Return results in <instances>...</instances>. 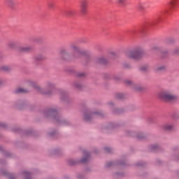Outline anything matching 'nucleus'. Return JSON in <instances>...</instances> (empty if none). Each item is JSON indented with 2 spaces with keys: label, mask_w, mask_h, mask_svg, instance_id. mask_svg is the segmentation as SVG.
I'll return each instance as SVG.
<instances>
[{
  "label": "nucleus",
  "mask_w": 179,
  "mask_h": 179,
  "mask_svg": "<svg viewBox=\"0 0 179 179\" xmlns=\"http://www.w3.org/2000/svg\"><path fill=\"white\" fill-rule=\"evenodd\" d=\"M53 87H54V84H52L51 83H48V89H52Z\"/></svg>",
  "instance_id": "aec40b11"
},
{
  "label": "nucleus",
  "mask_w": 179,
  "mask_h": 179,
  "mask_svg": "<svg viewBox=\"0 0 179 179\" xmlns=\"http://www.w3.org/2000/svg\"><path fill=\"white\" fill-rule=\"evenodd\" d=\"M113 102L108 103L109 106H113Z\"/></svg>",
  "instance_id": "c756f323"
},
{
  "label": "nucleus",
  "mask_w": 179,
  "mask_h": 179,
  "mask_svg": "<svg viewBox=\"0 0 179 179\" xmlns=\"http://www.w3.org/2000/svg\"><path fill=\"white\" fill-rule=\"evenodd\" d=\"M93 114H97L99 115V114H100V113H91V114L85 113L84 115V117L85 120H90V115H93Z\"/></svg>",
  "instance_id": "f8f14e48"
},
{
  "label": "nucleus",
  "mask_w": 179,
  "mask_h": 179,
  "mask_svg": "<svg viewBox=\"0 0 179 179\" xmlns=\"http://www.w3.org/2000/svg\"><path fill=\"white\" fill-rule=\"evenodd\" d=\"M60 54L62 58H64V59H68V58H69V53H68V51H66V50H62L60 52Z\"/></svg>",
  "instance_id": "0eeeda50"
},
{
  "label": "nucleus",
  "mask_w": 179,
  "mask_h": 179,
  "mask_svg": "<svg viewBox=\"0 0 179 179\" xmlns=\"http://www.w3.org/2000/svg\"><path fill=\"white\" fill-rule=\"evenodd\" d=\"M117 2L119 5H125L127 3V0H117Z\"/></svg>",
  "instance_id": "dca6fc26"
},
{
  "label": "nucleus",
  "mask_w": 179,
  "mask_h": 179,
  "mask_svg": "<svg viewBox=\"0 0 179 179\" xmlns=\"http://www.w3.org/2000/svg\"><path fill=\"white\" fill-rule=\"evenodd\" d=\"M15 93H29V91L27 89L20 87L15 90Z\"/></svg>",
  "instance_id": "1a4fd4ad"
},
{
  "label": "nucleus",
  "mask_w": 179,
  "mask_h": 179,
  "mask_svg": "<svg viewBox=\"0 0 179 179\" xmlns=\"http://www.w3.org/2000/svg\"><path fill=\"white\" fill-rule=\"evenodd\" d=\"M6 3L9 8H13L16 4L15 0H6Z\"/></svg>",
  "instance_id": "6e6552de"
},
{
  "label": "nucleus",
  "mask_w": 179,
  "mask_h": 179,
  "mask_svg": "<svg viewBox=\"0 0 179 179\" xmlns=\"http://www.w3.org/2000/svg\"><path fill=\"white\" fill-rule=\"evenodd\" d=\"M97 62L98 64H101L102 65H107L108 59L101 57L98 59Z\"/></svg>",
  "instance_id": "423d86ee"
},
{
  "label": "nucleus",
  "mask_w": 179,
  "mask_h": 179,
  "mask_svg": "<svg viewBox=\"0 0 179 179\" xmlns=\"http://www.w3.org/2000/svg\"><path fill=\"white\" fill-rule=\"evenodd\" d=\"M133 89L134 90H142V86H141L139 85H133Z\"/></svg>",
  "instance_id": "4468645a"
},
{
  "label": "nucleus",
  "mask_w": 179,
  "mask_h": 179,
  "mask_svg": "<svg viewBox=\"0 0 179 179\" xmlns=\"http://www.w3.org/2000/svg\"><path fill=\"white\" fill-rule=\"evenodd\" d=\"M142 55H143V50L141 47L136 48L134 50L126 52V57L131 59H140V58H142Z\"/></svg>",
  "instance_id": "f03ea898"
},
{
  "label": "nucleus",
  "mask_w": 179,
  "mask_h": 179,
  "mask_svg": "<svg viewBox=\"0 0 179 179\" xmlns=\"http://www.w3.org/2000/svg\"><path fill=\"white\" fill-rule=\"evenodd\" d=\"M171 8H174L177 5V0H171L169 2Z\"/></svg>",
  "instance_id": "ddd939ff"
},
{
  "label": "nucleus",
  "mask_w": 179,
  "mask_h": 179,
  "mask_svg": "<svg viewBox=\"0 0 179 179\" xmlns=\"http://www.w3.org/2000/svg\"><path fill=\"white\" fill-rule=\"evenodd\" d=\"M177 54H179V48H176L173 50V55H177Z\"/></svg>",
  "instance_id": "412c9836"
},
{
  "label": "nucleus",
  "mask_w": 179,
  "mask_h": 179,
  "mask_svg": "<svg viewBox=\"0 0 179 179\" xmlns=\"http://www.w3.org/2000/svg\"><path fill=\"white\" fill-rule=\"evenodd\" d=\"M119 98L122 99V97H119Z\"/></svg>",
  "instance_id": "f704fd0d"
},
{
  "label": "nucleus",
  "mask_w": 179,
  "mask_h": 179,
  "mask_svg": "<svg viewBox=\"0 0 179 179\" xmlns=\"http://www.w3.org/2000/svg\"><path fill=\"white\" fill-rule=\"evenodd\" d=\"M146 8H149V6L146 5V3H140L137 6V9L141 12H143Z\"/></svg>",
  "instance_id": "39448f33"
},
{
  "label": "nucleus",
  "mask_w": 179,
  "mask_h": 179,
  "mask_svg": "<svg viewBox=\"0 0 179 179\" xmlns=\"http://www.w3.org/2000/svg\"><path fill=\"white\" fill-rule=\"evenodd\" d=\"M8 46L10 48H15V47H16V42H10L8 43Z\"/></svg>",
  "instance_id": "f3484780"
},
{
  "label": "nucleus",
  "mask_w": 179,
  "mask_h": 179,
  "mask_svg": "<svg viewBox=\"0 0 179 179\" xmlns=\"http://www.w3.org/2000/svg\"><path fill=\"white\" fill-rule=\"evenodd\" d=\"M81 162H87V157H86L85 159H83Z\"/></svg>",
  "instance_id": "bb28decb"
},
{
  "label": "nucleus",
  "mask_w": 179,
  "mask_h": 179,
  "mask_svg": "<svg viewBox=\"0 0 179 179\" xmlns=\"http://www.w3.org/2000/svg\"><path fill=\"white\" fill-rule=\"evenodd\" d=\"M126 83H127V85H132V81L127 80V81H126Z\"/></svg>",
  "instance_id": "b1692460"
},
{
  "label": "nucleus",
  "mask_w": 179,
  "mask_h": 179,
  "mask_svg": "<svg viewBox=\"0 0 179 179\" xmlns=\"http://www.w3.org/2000/svg\"><path fill=\"white\" fill-rule=\"evenodd\" d=\"M30 50H31L30 46H25L22 48V51H30Z\"/></svg>",
  "instance_id": "a211bd4d"
},
{
  "label": "nucleus",
  "mask_w": 179,
  "mask_h": 179,
  "mask_svg": "<svg viewBox=\"0 0 179 179\" xmlns=\"http://www.w3.org/2000/svg\"><path fill=\"white\" fill-rule=\"evenodd\" d=\"M30 85L32 86V87H34L35 89H36L38 90V92L41 91V88H40V87L38 85H37V83L31 82Z\"/></svg>",
  "instance_id": "9b49d317"
},
{
  "label": "nucleus",
  "mask_w": 179,
  "mask_h": 179,
  "mask_svg": "<svg viewBox=\"0 0 179 179\" xmlns=\"http://www.w3.org/2000/svg\"><path fill=\"white\" fill-rule=\"evenodd\" d=\"M163 69H164V66H159L157 69V71H163Z\"/></svg>",
  "instance_id": "5701e85b"
},
{
  "label": "nucleus",
  "mask_w": 179,
  "mask_h": 179,
  "mask_svg": "<svg viewBox=\"0 0 179 179\" xmlns=\"http://www.w3.org/2000/svg\"><path fill=\"white\" fill-rule=\"evenodd\" d=\"M115 57H117V55H115V52H110L108 55V59L115 58Z\"/></svg>",
  "instance_id": "2eb2a0df"
},
{
  "label": "nucleus",
  "mask_w": 179,
  "mask_h": 179,
  "mask_svg": "<svg viewBox=\"0 0 179 179\" xmlns=\"http://www.w3.org/2000/svg\"><path fill=\"white\" fill-rule=\"evenodd\" d=\"M163 128L166 131H171V129L173 128V126L171 124H166L164 125Z\"/></svg>",
  "instance_id": "9d476101"
},
{
  "label": "nucleus",
  "mask_w": 179,
  "mask_h": 179,
  "mask_svg": "<svg viewBox=\"0 0 179 179\" xmlns=\"http://www.w3.org/2000/svg\"><path fill=\"white\" fill-rule=\"evenodd\" d=\"M66 16H72L73 15V12L71 10H69L66 11Z\"/></svg>",
  "instance_id": "6ab92c4d"
},
{
  "label": "nucleus",
  "mask_w": 179,
  "mask_h": 179,
  "mask_svg": "<svg viewBox=\"0 0 179 179\" xmlns=\"http://www.w3.org/2000/svg\"><path fill=\"white\" fill-rule=\"evenodd\" d=\"M78 76H84L85 74H84V73H80V74H78Z\"/></svg>",
  "instance_id": "cd10ccee"
},
{
  "label": "nucleus",
  "mask_w": 179,
  "mask_h": 179,
  "mask_svg": "<svg viewBox=\"0 0 179 179\" xmlns=\"http://www.w3.org/2000/svg\"><path fill=\"white\" fill-rule=\"evenodd\" d=\"M146 69H147L146 67H142L141 68V71H146Z\"/></svg>",
  "instance_id": "a878e982"
},
{
  "label": "nucleus",
  "mask_w": 179,
  "mask_h": 179,
  "mask_svg": "<svg viewBox=\"0 0 179 179\" xmlns=\"http://www.w3.org/2000/svg\"><path fill=\"white\" fill-rule=\"evenodd\" d=\"M51 113H55V110H52Z\"/></svg>",
  "instance_id": "2f4dec72"
},
{
  "label": "nucleus",
  "mask_w": 179,
  "mask_h": 179,
  "mask_svg": "<svg viewBox=\"0 0 179 179\" xmlns=\"http://www.w3.org/2000/svg\"><path fill=\"white\" fill-rule=\"evenodd\" d=\"M159 97L161 99V100L168 101L169 103L178 100V96H177V95H176L173 91L170 90L162 91L159 94Z\"/></svg>",
  "instance_id": "f257e3e1"
},
{
  "label": "nucleus",
  "mask_w": 179,
  "mask_h": 179,
  "mask_svg": "<svg viewBox=\"0 0 179 179\" xmlns=\"http://www.w3.org/2000/svg\"><path fill=\"white\" fill-rule=\"evenodd\" d=\"M137 138H138V139H142V137L138 136Z\"/></svg>",
  "instance_id": "7c9ffc66"
},
{
  "label": "nucleus",
  "mask_w": 179,
  "mask_h": 179,
  "mask_svg": "<svg viewBox=\"0 0 179 179\" xmlns=\"http://www.w3.org/2000/svg\"><path fill=\"white\" fill-rule=\"evenodd\" d=\"M42 59H44V56H40L36 57L37 61H41Z\"/></svg>",
  "instance_id": "4be33fe9"
},
{
  "label": "nucleus",
  "mask_w": 179,
  "mask_h": 179,
  "mask_svg": "<svg viewBox=\"0 0 179 179\" xmlns=\"http://www.w3.org/2000/svg\"><path fill=\"white\" fill-rule=\"evenodd\" d=\"M45 94H50V92H45Z\"/></svg>",
  "instance_id": "473e14b6"
},
{
  "label": "nucleus",
  "mask_w": 179,
  "mask_h": 179,
  "mask_svg": "<svg viewBox=\"0 0 179 179\" xmlns=\"http://www.w3.org/2000/svg\"><path fill=\"white\" fill-rule=\"evenodd\" d=\"M71 50L74 54H80L82 52L80 48L76 45H71Z\"/></svg>",
  "instance_id": "20e7f679"
},
{
  "label": "nucleus",
  "mask_w": 179,
  "mask_h": 179,
  "mask_svg": "<svg viewBox=\"0 0 179 179\" xmlns=\"http://www.w3.org/2000/svg\"><path fill=\"white\" fill-rule=\"evenodd\" d=\"M87 8H89V1L83 0L80 2V12L82 15H86L87 13Z\"/></svg>",
  "instance_id": "7ed1b4c3"
},
{
  "label": "nucleus",
  "mask_w": 179,
  "mask_h": 179,
  "mask_svg": "<svg viewBox=\"0 0 179 179\" xmlns=\"http://www.w3.org/2000/svg\"><path fill=\"white\" fill-rule=\"evenodd\" d=\"M105 150H106V152H111V149H110L108 148H105Z\"/></svg>",
  "instance_id": "393cba45"
},
{
  "label": "nucleus",
  "mask_w": 179,
  "mask_h": 179,
  "mask_svg": "<svg viewBox=\"0 0 179 179\" xmlns=\"http://www.w3.org/2000/svg\"><path fill=\"white\" fill-rule=\"evenodd\" d=\"M2 83H3V81H2V80H0V85H2Z\"/></svg>",
  "instance_id": "c85d7f7f"
},
{
  "label": "nucleus",
  "mask_w": 179,
  "mask_h": 179,
  "mask_svg": "<svg viewBox=\"0 0 179 179\" xmlns=\"http://www.w3.org/2000/svg\"><path fill=\"white\" fill-rule=\"evenodd\" d=\"M1 127H5V124H1Z\"/></svg>",
  "instance_id": "72a5a7b5"
}]
</instances>
